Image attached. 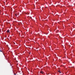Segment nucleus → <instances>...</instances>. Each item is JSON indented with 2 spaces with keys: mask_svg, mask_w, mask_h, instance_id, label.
Wrapping results in <instances>:
<instances>
[{
  "mask_svg": "<svg viewBox=\"0 0 75 75\" xmlns=\"http://www.w3.org/2000/svg\"><path fill=\"white\" fill-rule=\"evenodd\" d=\"M40 73H41V74H44V72L42 71H41L40 72Z\"/></svg>",
  "mask_w": 75,
  "mask_h": 75,
  "instance_id": "1",
  "label": "nucleus"
},
{
  "mask_svg": "<svg viewBox=\"0 0 75 75\" xmlns=\"http://www.w3.org/2000/svg\"><path fill=\"white\" fill-rule=\"evenodd\" d=\"M60 71V70H59V71H58V72H59V71Z\"/></svg>",
  "mask_w": 75,
  "mask_h": 75,
  "instance_id": "6",
  "label": "nucleus"
},
{
  "mask_svg": "<svg viewBox=\"0 0 75 75\" xmlns=\"http://www.w3.org/2000/svg\"><path fill=\"white\" fill-rule=\"evenodd\" d=\"M59 72V73H60V74L61 73V71H60Z\"/></svg>",
  "mask_w": 75,
  "mask_h": 75,
  "instance_id": "7",
  "label": "nucleus"
},
{
  "mask_svg": "<svg viewBox=\"0 0 75 75\" xmlns=\"http://www.w3.org/2000/svg\"><path fill=\"white\" fill-rule=\"evenodd\" d=\"M9 32H10V30H7V33H9Z\"/></svg>",
  "mask_w": 75,
  "mask_h": 75,
  "instance_id": "2",
  "label": "nucleus"
},
{
  "mask_svg": "<svg viewBox=\"0 0 75 75\" xmlns=\"http://www.w3.org/2000/svg\"><path fill=\"white\" fill-rule=\"evenodd\" d=\"M0 52H2V51L1 50H0Z\"/></svg>",
  "mask_w": 75,
  "mask_h": 75,
  "instance_id": "5",
  "label": "nucleus"
},
{
  "mask_svg": "<svg viewBox=\"0 0 75 75\" xmlns=\"http://www.w3.org/2000/svg\"><path fill=\"white\" fill-rule=\"evenodd\" d=\"M15 16H17V14H15Z\"/></svg>",
  "mask_w": 75,
  "mask_h": 75,
  "instance_id": "4",
  "label": "nucleus"
},
{
  "mask_svg": "<svg viewBox=\"0 0 75 75\" xmlns=\"http://www.w3.org/2000/svg\"><path fill=\"white\" fill-rule=\"evenodd\" d=\"M26 14H27V15H28V14H29V13H25Z\"/></svg>",
  "mask_w": 75,
  "mask_h": 75,
  "instance_id": "3",
  "label": "nucleus"
},
{
  "mask_svg": "<svg viewBox=\"0 0 75 75\" xmlns=\"http://www.w3.org/2000/svg\"><path fill=\"white\" fill-rule=\"evenodd\" d=\"M14 75H17L16 74H14Z\"/></svg>",
  "mask_w": 75,
  "mask_h": 75,
  "instance_id": "8",
  "label": "nucleus"
}]
</instances>
